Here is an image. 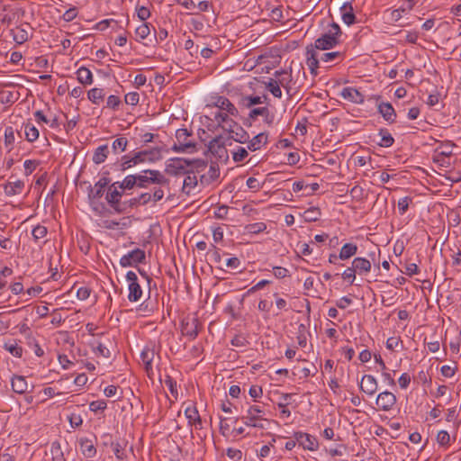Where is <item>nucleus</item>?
<instances>
[{"mask_svg": "<svg viewBox=\"0 0 461 461\" xmlns=\"http://www.w3.org/2000/svg\"><path fill=\"white\" fill-rule=\"evenodd\" d=\"M48 233V230L45 226L37 225L32 229V234L35 242L43 239Z\"/></svg>", "mask_w": 461, "mask_h": 461, "instance_id": "obj_47", "label": "nucleus"}, {"mask_svg": "<svg viewBox=\"0 0 461 461\" xmlns=\"http://www.w3.org/2000/svg\"><path fill=\"white\" fill-rule=\"evenodd\" d=\"M117 185L120 189L122 191L124 190H131L134 186H136V176L135 175H129L124 177V179L122 182H116Z\"/></svg>", "mask_w": 461, "mask_h": 461, "instance_id": "obj_39", "label": "nucleus"}, {"mask_svg": "<svg viewBox=\"0 0 461 461\" xmlns=\"http://www.w3.org/2000/svg\"><path fill=\"white\" fill-rule=\"evenodd\" d=\"M143 151L147 153V161H149V162H155L161 158V149L160 148H154V149H146Z\"/></svg>", "mask_w": 461, "mask_h": 461, "instance_id": "obj_50", "label": "nucleus"}, {"mask_svg": "<svg viewBox=\"0 0 461 461\" xmlns=\"http://www.w3.org/2000/svg\"><path fill=\"white\" fill-rule=\"evenodd\" d=\"M121 103V99L118 95H111L107 97L106 107L113 110H117Z\"/></svg>", "mask_w": 461, "mask_h": 461, "instance_id": "obj_54", "label": "nucleus"}, {"mask_svg": "<svg viewBox=\"0 0 461 461\" xmlns=\"http://www.w3.org/2000/svg\"><path fill=\"white\" fill-rule=\"evenodd\" d=\"M122 194L123 191L118 187L115 182L108 186L105 194L107 203L118 213H123L122 202L121 201Z\"/></svg>", "mask_w": 461, "mask_h": 461, "instance_id": "obj_4", "label": "nucleus"}, {"mask_svg": "<svg viewBox=\"0 0 461 461\" xmlns=\"http://www.w3.org/2000/svg\"><path fill=\"white\" fill-rule=\"evenodd\" d=\"M14 130L11 126L5 129V144L6 147L11 146L14 142Z\"/></svg>", "mask_w": 461, "mask_h": 461, "instance_id": "obj_53", "label": "nucleus"}, {"mask_svg": "<svg viewBox=\"0 0 461 461\" xmlns=\"http://www.w3.org/2000/svg\"><path fill=\"white\" fill-rule=\"evenodd\" d=\"M356 269L352 266L345 269L341 276L344 280H348L350 284H353L356 279Z\"/></svg>", "mask_w": 461, "mask_h": 461, "instance_id": "obj_58", "label": "nucleus"}, {"mask_svg": "<svg viewBox=\"0 0 461 461\" xmlns=\"http://www.w3.org/2000/svg\"><path fill=\"white\" fill-rule=\"evenodd\" d=\"M341 16L343 22L347 25H351L356 22V16L353 13V7L351 6V5H344L341 7Z\"/></svg>", "mask_w": 461, "mask_h": 461, "instance_id": "obj_38", "label": "nucleus"}, {"mask_svg": "<svg viewBox=\"0 0 461 461\" xmlns=\"http://www.w3.org/2000/svg\"><path fill=\"white\" fill-rule=\"evenodd\" d=\"M457 370L456 366H442L440 368L441 375L445 377H452L455 375L456 371Z\"/></svg>", "mask_w": 461, "mask_h": 461, "instance_id": "obj_64", "label": "nucleus"}, {"mask_svg": "<svg viewBox=\"0 0 461 461\" xmlns=\"http://www.w3.org/2000/svg\"><path fill=\"white\" fill-rule=\"evenodd\" d=\"M155 356L153 349L145 348L140 353V359L144 365L148 375L150 377L153 375L152 361Z\"/></svg>", "mask_w": 461, "mask_h": 461, "instance_id": "obj_20", "label": "nucleus"}, {"mask_svg": "<svg viewBox=\"0 0 461 461\" xmlns=\"http://www.w3.org/2000/svg\"><path fill=\"white\" fill-rule=\"evenodd\" d=\"M340 95L350 102L361 104L365 102V95L357 89L353 87H344L341 90Z\"/></svg>", "mask_w": 461, "mask_h": 461, "instance_id": "obj_19", "label": "nucleus"}, {"mask_svg": "<svg viewBox=\"0 0 461 461\" xmlns=\"http://www.w3.org/2000/svg\"><path fill=\"white\" fill-rule=\"evenodd\" d=\"M185 414L186 419L188 420V423L192 424L195 419L198 420V411L195 407H187L185 411Z\"/></svg>", "mask_w": 461, "mask_h": 461, "instance_id": "obj_60", "label": "nucleus"}, {"mask_svg": "<svg viewBox=\"0 0 461 461\" xmlns=\"http://www.w3.org/2000/svg\"><path fill=\"white\" fill-rule=\"evenodd\" d=\"M266 87L275 97H282L280 85L276 80L270 78L269 81L266 84Z\"/></svg>", "mask_w": 461, "mask_h": 461, "instance_id": "obj_42", "label": "nucleus"}, {"mask_svg": "<svg viewBox=\"0 0 461 461\" xmlns=\"http://www.w3.org/2000/svg\"><path fill=\"white\" fill-rule=\"evenodd\" d=\"M377 111L382 115L384 120L389 124L395 122L396 113L393 105L388 102H381L377 105Z\"/></svg>", "mask_w": 461, "mask_h": 461, "instance_id": "obj_17", "label": "nucleus"}, {"mask_svg": "<svg viewBox=\"0 0 461 461\" xmlns=\"http://www.w3.org/2000/svg\"><path fill=\"white\" fill-rule=\"evenodd\" d=\"M248 156V151L243 147H238L235 151L232 152V158L235 162L243 161Z\"/></svg>", "mask_w": 461, "mask_h": 461, "instance_id": "obj_52", "label": "nucleus"}, {"mask_svg": "<svg viewBox=\"0 0 461 461\" xmlns=\"http://www.w3.org/2000/svg\"><path fill=\"white\" fill-rule=\"evenodd\" d=\"M107 407V403L104 400L94 401L90 403L89 408L92 411L96 412L98 411H104Z\"/></svg>", "mask_w": 461, "mask_h": 461, "instance_id": "obj_61", "label": "nucleus"}, {"mask_svg": "<svg viewBox=\"0 0 461 461\" xmlns=\"http://www.w3.org/2000/svg\"><path fill=\"white\" fill-rule=\"evenodd\" d=\"M149 33H150V29H149V23H147L140 24L135 30V34H136V37L138 38V41H142V40L146 39Z\"/></svg>", "mask_w": 461, "mask_h": 461, "instance_id": "obj_46", "label": "nucleus"}, {"mask_svg": "<svg viewBox=\"0 0 461 461\" xmlns=\"http://www.w3.org/2000/svg\"><path fill=\"white\" fill-rule=\"evenodd\" d=\"M109 154V148L107 144L97 147L93 154L92 160L95 164H101L105 161Z\"/></svg>", "mask_w": 461, "mask_h": 461, "instance_id": "obj_30", "label": "nucleus"}, {"mask_svg": "<svg viewBox=\"0 0 461 461\" xmlns=\"http://www.w3.org/2000/svg\"><path fill=\"white\" fill-rule=\"evenodd\" d=\"M343 53L340 51H332V52H327L323 53L320 59L323 62L329 63L332 62L337 59H342Z\"/></svg>", "mask_w": 461, "mask_h": 461, "instance_id": "obj_51", "label": "nucleus"}, {"mask_svg": "<svg viewBox=\"0 0 461 461\" xmlns=\"http://www.w3.org/2000/svg\"><path fill=\"white\" fill-rule=\"evenodd\" d=\"M68 421H69L70 426L72 428H78V427H80L82 425L83 419H82L80 414L71 413L68 416Z\"/></svg>", "mask_w": 461, "mask_h": 461, "instance_id": "obj_62", "label": "nucleus"}, {"mask_svg": "<svg viewBox=\"0 0 461 461\" xmlns=\"http://www.w3.org/2000/svg\"><path fill=\"white\" fill-rule=\"evenodd\" d=\"M437 443L442 447H447L451 442V437L447 430L441 429L436 437Z\"/></svg>", "mask_w": 461, "mask_h": 461, "instance_id": "obj_41", "label": "nucleus"}, {"mask_svg": "<svg viewBox=\"0 0 461 461\" xmlns=\"http://www.w3.org/2000/svg\"><path fill=\"white\" fill-rule=\"evenodd\" d=\"M29 28H30V25L25 24V25L16 27L15 29H14L12 31L14 41L17 44H23L30 39V33L28 31Z\"/></svg>", "mask_w": 461, "mask_h": 461, "instance_id": "obj_23", "label": "nucleus"}, {"mask_svg": "<svg viewBox=\"0 0 461 461\" xmlns=\"http://www.w3.org/2000/svg\"><path fill=\"white\" fill-rule=\"evenodd\" d=\"M294 438L298 442L299 446L303 447V449L310 451H315L318 449L319 443L315 437L304 433V432H294Z\"/></svg>", "mask_w": 461, "mask_h": 461, "instance_id": "obj_12", "label": "nucleus"}, {"mask_svg": "<svg viewBox=\"0 0 461 461\" xmlns=\"http://www.w3.org/2000/svg\"><path fill=\"white\" fill-rule=\"evenodd\" d=\"M145 258V251L140 249H135L120 258V265L122 267H135L139 263H143Z\"/></svg>", "mask_w": 461, "mask_h": 461, "instance_id": "obj_9", "label": "nucleus"}, {"mask_svg": "<svg viewBox=\"0 0 461 461\" xmlns=\"http://www.w3.org/2000/svg\"><path fill=\"white\" fill-rule=\"evenodd\" d=\"M320 216H321V211L318 207H310L303 213V217H304L305 221H309V222L318 221Z\"/></svg>", "mask_w": 461, "mask_h": 461, "instance_id": "obj_43", "label": "nucleus"}, {"mask_svg": "<svg viewBox=\"0 0 461 461\" xmlns=\"http://www.w3.org/2000/svg\"><path fill=\"white\" fill-rule=\"evenodd\" d=\"M80 451L86 458H93L96 455V448L93 440L82 438L79 439Z\"/></svg>", "mask_w": 461, "mask_h": 461, "instance_id": "obj_21", "label": "nucleus"}, {"mask_svg": "<svg viewBox=\"0 0 461 461\" xmlns=\"http://www.w3.org/2000/svg\"><path fill=\"white\" fill-rule=\"evenodd\" d=\"M267 142V134L265 132H260L258 135L254 136L249 141L248 145V149L251 151H256L261 149L262 146L266 145Z\"/></svg>", "mask_w": 461, "mask_h": 461, "instance_id": "obj_26", "label": "nucleus"}, {"mask_svg": "<svg viewBox=\"0 0 461 461\" xmlns=\"http://www.w3.org/2000/svg\"><path fill=\"white\" fill-rule=\"evenodd\" d=\"M190 159L183 158H171L167 164L166 172L171 176L190 174Z\"/></svg>", "mask_w": 461, "mask_h": 461, "instance_id": "obj_5", "label": "nucleus"}, {"mask_svg": "<svg viewBox=\"0 0 461 461\" xmlns=\"http://www.w3.org/2000/svg\"><path fill=\"white\" fill-rule=\"evenodd\" d=\"M110 179L108 177H101L94 186H89L88 199L90 202H95L101 198L104 193V188L109 185Z\"/></svg>", "mask_w": 461, "mask_h": 461, "instance_id": "obj_14", "label": "nucleus"}, {"mask_svg": "<svg viewBox=\"0 0 461 461\" xmlns=\"http://www.w3.org/2000/svg\"><path fill=\"white\" fill-rule=\"evenodd\" d=\"M25 140L33 142L39 138V130L31 122L23 123Z\"/></svg>", "mask_w": 461, "mask_h": 461, "instance_id": "obj_37", "label": "nucleus"}, {"mask_svg": "<svg viewBox=\"0 0 461 461\" xmlns=\"http://www.w3.org/2000/svg\"><path fill=\"white\" fill-rule=\"evenodd\" d=\"M24 188V182L22 180H16L14 182H7L5 186V194L7 196H14L20 194Z\"/></svg>", "mask_w": 461, "mask_h": 461, "instance_id": "obj_25", "label": "nucleus"}, {"mask_svg": "<svg viewBox=\"0 0 461 461\" xmlns=\"http://www.w3.org/2000/svg\"><path fill=\"white\" fill-rule=\"evenodd\" d=\"M275 77L278 79L276 80L280 86H283L287 94H289L291 86L290 83L292 82V75L291 73L286 72L285 70H276L275 72Z\"/></svg>", "mask_w": 461, "mask_h": 461, "instance_id": "obj_29", "label": "nucleus"}, {"mask_svg": "<svg viewBox=\"0 0 461 461\" xmlns=\"http://www.w3.org/2000/svg\"><path fill=\"white\" fill-rule=\"evenodd\" d=\"M104 92L102 88L94 87L87 92L89 101L94 104H100L104 99Z\"/></svg>", "mask_w": 461, "mask_h": 461, "instance_id": "obj_35", "label": "nucleus"}, {"mask_svg": "<svg viewBox=\"0 0 461 461\" xmlns=\"http://www.w3.org/2000/svg\"><path fill=\"white\" fill-rule=\"evenodd\" d=\"M213 106L218 107L220 111L227 112L231 116H238V109L235 105L225 96H217L213 102Z\"/></svg>", "mask_w": 461, "mask_h": 461, "instance_id": "obj_18", "label": "nucleus"}, {"mask_svg": "<svg viewBox=\"0 0 461 461\" xmlns=\"http://www.w3.org/2000/svg\"><path fill=\"white\" fill-rule=\"evenodd\" d=\"M190 173H200L207 167V162L203 159H190Z\"/></svg>", "mask_w": 461, "mask_h": 461, "instance_id": "obj_44", "label": "nucleus"}, {"mask_svg": "<svg viewBox=\"0 0 461 461\" xmlns=\"http://www.w3.org/2000/svg\"><path fill=\"white\" fill-rule=\"evenodd\" d=\"M126 280L128 282V299L130 302H137L142 296V290L138 281V276L135 272L128 271L126 274Z\"/></svg>", "mask_w": 461, "mask_h": 461, "instance_id": "obj_7", "label": "nucleus"}, {"mask_svg": "<svg viewBox=\"0 0 461 461\" xmlns=\"http://www.w3.org/2000/svg\"><path fill=\"white\" fill-rule=\"evenodd\" d=\"M95 353L96 356H101L105 358H108L111 356V352H110L109 348L103 343H98V345L96 346V348L95 349Z\"/></svg>", "mask_w": 461, "mask_h": 461, "instance_id": "obj_59", "label": "nucleus"}, {"mask_svg": "<svg viewBox=\"0 0 461 461\" xmlns=\"http://www.w3.org/2000/svg\"><path fill=\"white\" fill-rule=\"evenodd\" d=\"M199 320L194 316H186L182 320L181 331L185 337L194 339L199 333Z\"/></svg>", "mask_w": 461, "mask_h": 461, "instance_id": "obj_8", "label": "nucleus"}, {"mask_svg": "<svg viewBox=\"0 0 461 461\" xmlns=\"http://www.w3.org/2000/svg\"><path fill=\"white\" fill-rule=\"evenodd\" d=\"M396 396L389 391L380 393L376 397V405L384 411H391L396 403Z\"/></svg>", "mask_w": 461, "mask_h": 461, "instance_id": "obj_13", "label": "nucleus"}, {"mask_svg": "<svg viewBox=\"0 0 461 461\" xmlns=\"http://www.w3.org/2000/svg\"><path fill=\"white\" fill-rule=\"evenodd\" d=\"M235 140L239 143H245L249 140V133L239 124L233 130H230V136L228 138Z\"/></svg>", "mask_w": 461, "mask_h": 461, "instance_id": "obj_28", "label": "nucleus"}, {"mask_svg": "<svg viewBox=\"0 0 461 461\" xmlns=\"http://www.w3.org/2000/svg\"><path fill=\"white\" fill-rule=\"evenodd\" d=\"M50 455L53 461H62L63 460V451L60 446V443L58 441L52 442L50 446Z\"/></svg>", "mask_w": 461, "mask_h": 461, "instance_id": "obj_40", "label": "nucleus"}, {"mask_svg": "<svg viewBox=\"0 0 461 461\" xmlns=\"http://www.w3.org/2000/svg\"><path fill=\"white\" fill-rule=\"evenodd\" d=\"M77 78L82 85H91L93 83V74L86 67H80L77 72Z\"/></svg>", "mask_w": 461, "mask_h": 461, "instance_id": "obj_32", "label": "nucleus"}, {"mask_svg": "<svg viewBox=\"0 0 461 461\" xmlns=\"http://www.w3.org/2000/svg\"><path fill=\"white\" fill-rule=\"evenodd\" d=\"M3 348L15 357H22L23 356V348L15 339L5 341Z\"/></svg>", "mask_w": 461, "mask_h": 461, "instance_id": "obj_27", "label": "nucleus"}, {"mask_svg": "<svg viewBox=\"0 0 461 461\" xmlns=\"http://www.w3.org/2000/svg\"><path fill=\"white\" fill-rule=\"evenodd\" d=\"M144 175L136 176V186L146 188L150 184H165L167 179L158 170L147 169L143 171Z\"/></svg>", "mask_w": 461, "mask_h": 461, "instance_id": "obj_3", "label": "nucleus"}, {"mask_svg": "<svg viewBox=\"0 0 461 461\" xmlns=\"http://www.w3.org/2000/svg\"><path fill=\"white\" fill-rule=\"evenodd\" d=\"M124 101L127 104L137 105L140 101V95L137 92H130L125 95Z\"/></svg>", "mask_w": 461, "mask_h": 461, "instance_id": "obj_57", "label": "nucleus"}, {"mask_svg": "<svg viewBox=\"0 0 461 461\" xmlns=\"http://www.w3.org/2000/svg\"><path fill=\"white\" fill-rule=\"evenodd\" d=\"M220 176V167L215 162H212L206 174L202 175V179L207 184L217 180Z\"/></svg>", "mask_w": 461, "mask_h": 461, "instance_id": "obj_31", "label": "nucleus"}, {"mask_svg": "<svg viewBox=\"0 0 461 461\" xmlns=\"http://www.w3.org/2000/svg\"><path fill=\"white\" fill-rule=\"evenodd\" d=\"M352 266L358 275H366L371 270V262L365 258H355Z\"/></svg>", "mask_w": 461, "mask_h": 461, "instance_id": "obj_24", "label": "nucleus"}, {"mask_svg": "<svg viewBox=\"0 0 461 461\" xmlns=\"http://www.w3.org/2000/svg\"><path fill=\"white\" fill-rule=\"evenodd\" d=\"M357 252V246L354 243H346L342 246L339 258L341 260H346L348 258H350L354 255H356Z\"/></svg>", "mask_w": 461, "mask_h": 461, "instance_id": "obj_34", "label": "nucleus"}, {"mask_svg": "<svg viewBox=\"0 0 461 461\" xmlns=\"http://www.w3.org/2000/svg\"><path fill=\"white\" fill-rule=\"evenodd\" d=\"M266 229H267V225L264 222L250 223L245 227V230H247V232L251 233V234L260 233V232L264 231Z\"/></svg>", "mask_w": 461, "mask_h": 461, "instance_id": "obj_48", "label": "nucleus"}, {"mask_svg": "<svg viewBox=\"0 0 461 461\" xmlns=\"http://www.w3.org/2000/svg\"><path fill=\"white\" fill-rule=\"evenodd\" d=\"M440 94L436 89L434 92L429 94L427 100V104L430 107H435L436 105L439 104L440 102Z\"/></svg>", "mask_w": 461, "mask_h": 461, "instance_id": "obj_56", "label": "nucleus"}, {"mask_svg": "<svg viewBox=\"0 0 461 461\" xmlns=\"http://www.w3.org/2000/svg\"><path fill=\"white\" fill-rule=\"evenodd\" d=\"M128 140L125 137L117 138L113 141L112 149L114 153L122 152L126 149Z\"/></svg>", "mask_w": 461, "mask_h": 461, "instance_id": "obj_45", "label": "nucleus"}, {"mask_svg": "<svg viewBox=\"0 0 461 461\" xmlns=\"http://www.w3.org/2000/svg\"><path fill=\"white\" fill-rule=\"evenodd\" d=\"M341 35L340 27L332 23L327 32L318 38L312 45L314 50H327L334 48L339 43V36Z\"/></svg>", "mask_w": 461, "mask_h": 461, "instance_id": "obj_2", "label": "nucleus"}, {"mask_svg": "<svg viewBox=\"0 0 461 461\" xmlns=\"http://www.w3.org/2000/svg\"><path fill=\"white\" fill-rule=\"evenodd\" d=\"M190 132L186 129H178L176 131V143H175L171 149L175 152H186L189 149H194L195 144L188 139Z\"/></svg>", "mask_w": 461, "mask_h": 461, "instance_id": "obj_6", "label": "nucleus"}, {"mask_svg": "<svg viewBox=\"0 0 461 461\" xmlns=\"http://www.w3.org/2000/svg\"><path fill=\"white\" fill-rule=\"evenodd\" d=\"M226 140L223 136H216L209 141L208 149L209 151L219 158H227L228 151L225 147Z\"/></svg>", "mask_w": 461, "mask_h": 461, "instance_id": "obj_10", "label": "nucleus"}, {"mask_svg": "<svg viewBox=\"0 0 461 461\" xmlns=\"http://www.w3.org/2000/svg\"><path fill=\"white\" fill-rule=\"evenodd\" d=\"M411 202V198L409 196L402 197L398 201V210L401 215H403L407 212Z\"/></svg>", "mask_w": 461, "mask_h": 461, "instance_id": "obj_55", "label": "nucleus"}, {"mask_svg": "<svg viewBox=\"0 0 461 461\" xmlns=\"http://www.w3.org/2000/svg\"><path fill=\"white\" fill-rule=\"evenodd\" d=\"M11 386L14 393L23 394L28 390V383L24 376L14 375L11 379Z\"/></svg>", "mask_w": 461, "mask_h": 461, "instance_id": "obj_22", "label": "nucleus"}, {"mask_svg": "<svg viewBox=\"0 0 461 461\" xmlns=\"http://www.w3.org/2000/svg\"><path fill=\"white\" fill-rule=\"evenodd\" d=\"M378 388V383L376 379L371 375H365L362 376L359 383V389L366 394L372 396L374 395Z\"/></svg>", "mask_w": 461, "mask_h": 461, "instance_id": "obj_15", "label": "nucleus"}, {"mask_svg": "<svg viewBox=\"0 0 461 461\" xmlns=\"http://www.w3.org/2000/svg\"><path fill=\"white\" fill-rule=\"evenodd\" d=\"M147 161V153L144 151H138L133 155L128 154L122 158L121 170L125 171L138 164L144 163Z\"/></svg>", "mask_w": 461, "mask_h": 461, "instance_id": "obj_11", "label": "nucleus"}, {"mask_svg": "<svg viewBox=\"0 0 461 461\" xmlns=\"http://www.w3.org/2000/svg\"><path fill=\"white\" fill-rule=\"evenodd\" d=\"M378 135L381 137L380 141L377 144L380 147L389 148L394 143V139L386 128H381L378 131Z\"/></svg>", "mask_w": 461, "mask_h": 461, "instance_id": "obj_33", "label": "nucleus"}, {"mask_svg": "<svg viewBox=\"0 0 461 461\" xmlns=\"http://www.w3.org/2000/svg\"><path fill=\"white\" fill-rule=\"evenodd\" d=\"M266 411L258 404L250 405L246 413L241 416V420L248 427H253L259 429H267L266 423L269 424L270 420L265 418Z\"/></svg>", "mask_w": 461, "mask_h": 461, "instance_id": "obj_1", "label": "nucleus"}, {"mask_svg": "<svg viewBox=\"0 0 461 461\" xmlns=\"http://www.w3.org/2000/svg\"><path fill=\"white\" fill-rule=\"evenodd\" d=\"M319 60L318 53L314 50L312 44H310L306 47V63L309 67L310 72L312 76L316 77L318 75V68H319Z\"/></svg>", "mask_w": 461, "mask_h": 461, "instance_id": "obj_16", "label": "nucleus"}, {"mask_svg": "<svg viewBox=\"0 0 461 461\" xmlns=\"http://www.w3.org/2000/svg\"><path fill=\"white\" fill-rule=\"evenodd\" d=\"M267 109L268 108L267 106L253 108L250 110L249 113V118L251 120H255L259 115L263 116L265 113H267Z\"/></svg>", "mask_w": 461, "mask_h": 461, "instance_id": "obj_63", "label": "nucleus"}, {"mask_svg": "<svg viewBox=\"0 0 461 461\" xmlns=\"http://www.w3.org/2000/svg\"><path fill=\"white\" fill-rule=\"evenodd\" d=\"M111 447L115 456L119 460H122L125 457L124 444L120 442H112Z\"/></svg>", "mask_w": 461, "mask_h": 461, "instance_id": "obj_49", "label": "nucleus"}, {"mask_svg": "<svg viewBox=\"0 0 461 461\" xmlns=\"http://www.w3.org/2000/svg\"><path fill=\"white\" fill-rule=\"evenodd\" d=\"M267 99V95H263V96L247 95V96H243L241 98L240 103L243 106H245L247 108H250L253 105L265 103V101Z\"/></svg>", "mask_w": 461, "mask_h": 461, "instance_id": "obj_36", "label": "nucleus"}]
</instances>
